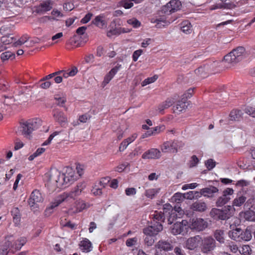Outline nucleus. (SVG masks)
<instances>
[{
    "instance_id": "22",
    "label": "nucleus",
    "mask_w": 255,
    "mask_h": 255,
    "mask_svg": "<svg viewBox=\"0 0 255 255\" xmlns=\"http://www.w3.org/2000/svg\"><path fill=\"white\" fill-rule=\"evenodd\" d=\"M79 249L83 253H89L93 249L91 241L87 238H82L79 244Z\"/></svg>"
},
{
    "instance_id": "14",
    "label": "nucleus",
    "mask_w": 255,
    "mask_h": 255,
    "mask_svg": "<svg viewBox=\"0 0 255 255\" xmlns=\"http://www.w3.org/2000/svg\"><path fill=\"white\" fill-rule=\"evenodd\" d=\"M181 6V3L179 0H172L163 7L162 10L165 13H171L179 10Z\"/></svg>"
},
{
    "instance_id": "26",
    "label": "nucleus",
    "mask_w": 255,
    "mask_h": 255,
    "mask_svg": "<svg viewBox=\"0 0 255 255\" xmlns=\"http://www.w3.org/2000/svg\"><path fill=\"white\" fill-rule=\"evenodd\" d=\"M53 1L52 0H46L42 1L38 7V11H48L50 10L53 5Z\"/></svg>"
},
{
    "instance_id": "64",
    "label": "nucleus",
    "mask_w": 255,
    "mask_h": 255,
    "mask_svg": "<svg viewBox=\"0 0 255 255\" xmlns=\"http://www.w3.org/2000/svg\"><path fill=\"white\" fill-rule=\"evenodd\" d=\"M205 164L209 170H211L215 166V162L210 159L206 162Z\"/></svg>"
},
{
    "instance_id": "52",
    "label": "nucleus",
    "mask_w": 255,
    "mask_h": 255,
    "mask_svg": "<svg viewBox=\"0 0 255 255\" xmlns=\"http://www.w3.org/2000/svg\"><path fill=\"white\" fill-rule=\"evenodd\" d=\"M153 218L158 221H163L164 220V214L161 212L155 211L152 215Z\"/></svg>"
},
{
    "instance_id": "63",
    "label": "nucleus",
    "mask_w": 255,
    "mask_h": 255,
    "mask_svg": "<svg viewBox=\"0 0 255 255\" xmlns=\"http://www.w3.org/2000/svg\"><path fill=\"white\" fill-rule=\"evenodd\" d=\"M76 169L77 170V173H76L78 175V178L79 177L82 176L83 174L84 168L83 165L79 164V165H77Z\"/></svg>"
},
{
    "instance_id": "29",
    "label": "nucleus",
    "mask_w": 255,
    "mask_h": 255,
    "mask_svg": "<svg viewBox=\"0 0 255 255\" xmlns=\"http://www.w3.org/2000/svg\"><path fill=\"white\" fill-rule=\"evenodd\" d=\"M191 209L195 211L204 212L206 210L207 206L205 203L197 201L191 205Z\"/></svg>"
},
{
    "instance_id": "60",
    "label": "nucleus",
    "mask_w": 255,
    "mask_h": 255,
    "mask_svg": "<svg viewBox=\"0 0 255 255\" xmlns=\"http://www.w3.org/2000/svg\"><path fill=\"white\" fill-rule=\"evenodd\" d=\"M93 16L92 13L89 12L81 20V22L82 24H86L88 23L91 19Z\"/></svg>"
},
{
    "instance_id": "30",
    "label": "nucleus",
    "mask_w": 255,
    "mask_h": 255,
    "mask_svg": "<svg viewBox=\"0 0 255 255\" xmlns=\"http://www.w3.org/2000/svg\"><path fill=\"white\" fill-rule=\"evenodd\" d=\"M160 191V188H151L145 190L144 194L147 198L153 199L159 193Z\"/></svg>"
},
{
    "instance_id": "46",
    "label": "nucleus",
    "mask_w": 255,
    "mask_h": 255,
    "mask_svg": "<svg viewBox=\"0 0 255 255\" xmlns=\"http://www.w3.org/2000/svg\"><path fill=\"white\" fill-rule=\"evenodd\" d=\"M157 75H154L152 77L147 78L142 81L141 83L142 86H145L148 84L154 82L158 79Z\"/></svg>"
},
{
    "instance_id": "33",
    "label": "nucleus",
    "mask_w": 255,
    "mask_h": 255,
    "mask_svg": "<svg viewBox=\"0 0 255 255\" xmlns=\"http://www.w3.org/2000/svg\"><path fill=\"white\" fill-rule=\"evenodd\" d=\"M214 237L217 241L221 244H223L225 242V235L224 231L221 230H217L215 231Z\"/></svg>"
},
{
    "instance_id": "59",
    "label": "nucleus",
    "mask_w": 255,
    "mask_h": 255,
    "mask_svg": "<svg viewBox=\"0 0 255 255\" xmlns=\"http://www.w3.org/2000/svg\"><path fill=\"white\" fill-rule=\"evenodd\" d=\"M250 182L248 181L242 179L238 180L235 185L236 186L244 187L248 186Z\"/></svg>"
},
{
    "instance_id": "10",
    "label": "nucleus",
    "mask_w": 255,
    "mask_h": 255,
    "mask_svg": "<svg viewBox=\"0 0 255 255\" xmlns=\"http://www.w3.org/2000/svg\"><path fill=\"white\" fill-rule=\"evenodd\" d=\"M231 208L232 207L229 206L225 207L224 210L214 208L211 210L210 214L215 219L225 220L232 215V212L230 211Z\"/></svg>"
},
{
    "instance_id": "57",
    "label": "nucleus",
    "mask_w": 255,
    "mask_h": 255,
    "mask_svg": "<svg viewBox=\"0 0 255 255\" xmlns=\"http://www.w3.org/2000/svg\"><path fill=\"white\" fill-rule=\"evenodd\" d=\"M199 162V159L195 155H193L189 162L190 167L196 166Z\"/></svg>"
},
{
    "instance_id": "3",
    "label": "nucleus",
    "mask_w": 255,
    "mask_h": 255,
    "mask_svg": "<svg viewBox=\"0 0 255 255\" xmlns=\"http://www.w3.org/2000/svg\"><path fill=\"white\" fill-rule=\"evenodd\" d=\"M45 186L51 191H55L57 188H64L63 185H59L62 181L60 172L57 169H52L45 174Z\"/></svg>"
},
{
    "instance_id": "1",
    "label": "nucleus",
    "mask_w": 255,
    "mask_h": 255,
    "mask_svg": "<svg viewBox=\"0 0 255 255\" xmlns=\"http://www.w3.org/2000/svg\"><path fill=\"white\" fill-rule=\"evenodd\" d=\"M26 242L27 240L25 237H20L15 241L13 236L6 237L1 246L0 255H6L9 251L13 253L15 251L19 250Z\"/></svg>"
},
{
    "instance_id": "18",
    "label": "nucleus",
    "mask_w": 255,
    "mask_h": 255,
    "mask_svg": "<svg viewBox=\"0 0 255 255\" xmlns=\"http://www.w3.org/2000/svg\"><path fill=\"white\" fill-rule=\"evenodd\" d=\"M161 156V151L157 148H151L142 155V158L144 159H157Z\"/></svg>"
},
{
    "instance_id": "16",
    "label": "nucleus",
    "mask_w": 255,
    "mask_h": 255,
    "mask_svg": "<svg viewBox=\"0 0 255 255\" xmlns=\"http://www.w3.org/2000/svg\"><path fill=\"white\" fill-rule=\"evenodd\" d=\"M108 19L104 14L97 15L92 20V23L97 27L105 29L107 27Z\"/></svg>"
},
{
    "instance_id": "24",
    "label": "nucleus",
    "mask_w": 255,
    "mask_h": 255,
    "mask_svg": "<svg viewBox=\"0 0 255 255\" xmlns=\"http://www.w3.org/2000/svg\"><path fill=\"white\" fill-rule=\"evenodd\" d=\"M89 207V205L86 203L84 201L78 200L75 202V206L70 209V212L73 213H77L81 212Z\"/></svg>"
},
{
    "instance_id": "34",
    "label": "nucleus",
    "mask_w": 255,
    "mask_h": 255,
    "mask_svg": "<svg viewBox=\"0 0 255 255\" xmlns=\"http://www.w3.org/2000/svg\"><path fill=\"white\" fill-rule=\"evenodd\" d=\"M11 215L13 216V222L15 224L18 225L20 222V214L18 208H13L11 211Z\"/></svg>"
},
{
    "instance_id": "56",
    "label": "nucleus",
    "mask_w": 255,
    "mask_h": 255,
    "mask_svg": "<svg viewBox=\"0 0 255 255\" xmlns=\"http://www.w3.org/2000/svg\"><path fill=\"white\" fill-rule=\"evenodd\" d=\"M245 112L252 116L255 118V108L252 107H248L245 109Z\"/></svg>"
},
{
    "instance_id": "13",
    "label": "nucleus",
    "mask_w": 255,
    "mask_h": 255,
    "mask_svg": "<svg viewBox=\"0 0 255 255\" xmlns=\"http://www.w3.org/2000/svg\"><path fill=\"white\" fill-rule=\"evenodd\" d=\"M202 237L200 235H196L189 238L185 242V248L189 250H194L201 245Z\"/></svg>"
},
{
    "instance_id": "48",
    "label": "nucleus",
    "mask_w": 255,
    "mask_h": 255,
    "mask_svg": "<svg viewBox=\"0 0 255 255\" xmlns=\"http://www.w3.org/2000/svg\"><path fill=\"white\" fill-rule=\"evenodd\" d=\"M14 57V54L10 51H6L2 53L0 55V58L2 61L8 60L9 58L13 59Z\"/></svg>"
},
{
    "instance_id": "20",
    "label": "nucleus",
    "mask_w": 255,
    "mask_h": 255,
    "mask_svg": "<svg viewBox=\"0 0 255 255\" xmlns=\"http://www.w3.org/2000/svg\"><path fill=\"white\" fill-rule=\"evenodd\" d=\"M121 68L122 65L120 64H118L112 68L110 72L105 75L104 79L102 82L103 86L105 87L106 86Z\"/></svg>"
},
{
    "instance_id": "39",
    "label": "nucleus",
    "mask_w": 255,
    "mask_h": 255,
    "mask_svg": "<svg viewBox=\"0 0 255 255\" xmlns=\"http://www.w3.org/2000/svg\"><path fill=\"white\" fill-rule=\"evenodd\" d=\"M247 198L243 195L237 197L233 201V206L240 207L246 201Z\"/></svg>"
},
{
    "instance_id": "40",
    "label": "nucleus",
    "mask_w": 255,
    "mask_h": 255,
    "mask_svg": "<svg viewBox=\"0 0 255 255\" xmlns=\"http://www.w3.org/2000/svg\"><path fill=\"white\" fill-rule=\"evenodd\" d=\"M51 16L49 17V20H58L59 18L63 16V14L57 9H54L51 11Z\"/></svg>"
},
{
    "instance_id": "62",
    "label": "nucleus",
    "mask_w": 255,
    "mask_h": 255,
    "mask_svg": "<svg viewBox=\"0 0 255 255\" xmlns=\"http://www.w3.org/2000/svg\"><path fill=\"white\" fill-rule=\"evenodd\" d=\"M126 194L127 196H133L136 193V190L134 188H128L125 190Z\"/></svg>"
},
{
    "instance_id": "15",
    "label": "nucleus",
    "mask_w": 255,
    "mask_h": 255,
    "mask_svg": "<svg viewBox=\"0 0 255 255\" xmlns=\"http://www.w3.org/2000/svg\"><path fill=\"white\" fill-rule=\"evenodd\" d=\"M234 192L232 188H227L223 192V195L219 197L217 201L218 206H222L226 204L230 199L229 196L233 194Z\"/></svg>"
},
{
    "instance_id": "7",
    "label": "nucleus",
    "mask_w": 255,
    "mask_h": 255,
    "mask_svg": "<svg viewBox=\"0 0 255 255\" xmlns=\"http://www.w3.org/2000/svg\"><path fill=\"white\" fill-rule=\"evenodd\" d=\"M61 176L62 181L59 185H63L65 188L78 179V175L74 169L71 167H66L63 170Z\"/></svg>"
},
{
    "instance_id": "44",
    "label": "nucleus",
    "mask_w": 255,
    "mask_h": 255,
    "mask_svg": "<svg viewBox=\"0 0 255 255\" xmlns=\"http://www.w3.org/2000/svg\"><path fill=\"white\" fill-rule=\"evenodd\" d=\"M208 72V67H200L195 70L196 74L200 75L202 77H206L205 74Z\"/></svg>"
},
{
    "instance_id": "12",
    "label": "nucleus",
    "mask_w": 255,
    "mask_h": 255,
    "mask_svg": "<svg viewBox=\"0 0 255 255\" xmlns=\"http://www.w3.org/2000/svg\"><path fill=\"white\" fill-rule=\"evenodd\" d=\"M155 249L154 255H163L162 251L168 252L171 251L173 246L169 242L164 240H160L155 244Z\"/></svg>"
},
{
    "instance_id": "9",
    "label": "nucleus",
    "mask_w": 255,
    "mask_h": 255,
    "mask_svg": "<svg viewBox=\"0 0 255 255\" xmlns=\"http://www.w3.org/2000/svg\"><path fill=\"white\" fill-rule=\"evenodd\" d=\"M189 229L193 231L200 232L205 230L208 227V223L201 218H193L188 222Z\"/></svg>"
},
{
    "instance_id": "4",
    "label": "nucleus",
    "mask_w": 255,
    "mask_h": 255,
    "mask_svg": "<svg viewBox=\"0 0 255 255\" xmlns=\"http://www.w3.org/2000/svg\"><path fill=\"white\" fill-rule=\"evenodd\" d=\"M162 229V225L158 222L144 228L143 232L146 236L144 239L145 244L148 246H151L155 242L153 236L156 235Z\"/></svg>"
},
{
    "instance_id": "25",
    "label": "nucleus",
    "mask_w": 255,
    "mask_h": 255,
    "mask_svg": "<svg viewBox=\"0 0 255 255\" xmlns=\"http://www.w3.org/2000/svg\"><path fill=\"white\" fill-rule=\"evenodd\" d=\"M109 181V178L108 177L103 179L100 182L98 183L100 184V186L99 185H95V186L93 188L91 191L92 193L95 195H100L102 194V189L105 187V185L107 184V182Z\"/></svg>"
},
{
    "instance_id": "6",
    "label": "nucleus",
    "mask_w": 255,
    "mask_h": 255,
    "mask_svg": "<svg viewBox=\"0 0 255 255\" xmlns=\"http://www.w3.org/2000/svg\"><path fill=\"white\" fill-rule=\"evenodd\" d=\"M245 49L243 47H238L224 56L225 62L234 65L239 62L243 58Z\"/></svg>"
},
{
    "instance_id": "36",
    "label": "nucleus",
    "mask_w": 255,
    "mask_h": 255,
    "mask_svg": "<svg viewBox=\"0 0 255 255\" xmlns=\"http://www.w3.org/2000/svg\"><path fill=\"white\" fill-rule=\"evenodd\" d=\"M240 232L241 229L237 228L235 230L230 231L229 232V236L232 240L240 242Z\"/></svg>"
},
{
    "instance_id": "21",
    "label": "nucleus",
    "mask_w": 255,
    "mask_h": 255,
    "mask_svg": "<svg viewBox=\"0 0 255 255\" xmlns=\"http://www.w3.org/2000/svg\"><path fill=\"white\" fill-rule=\"evenodd\" d=\"M43 201V197L39 190H35L31 194L29 204L31 207L35 206L37 203Z\"/></svg>"
},
{
    "instance_id": "28",
    "label": "nucleus",
    "mask_w": 255,
    "mask_h": 255,
    "mask_svg": "<svg viewBox=\"0 0 255 255\" xmlns=\"http://www.w3.org/2000/svg\"><path fill=\"white\" fill-rule=\"evenodd\" d=\"M137 135L136 133H133L130 136L124 140L121 144L119 147L120 151H124L128 146L137 137Z\"/></svg>"
},
{
    "instance_id": "61",
    "label": "nucleus",
    "mask_w": 255,
    "mask_h": 255,
    "mask_svg": "<svg viewBox=\"0 0 255 255\" xmlns=\"http://www.w3.org/2000/svg\"><path fill=\"white\" fill-rule=\"evenodd\" d=\"M231 252L233 253H236L238 251H239L238 247L237 245L235 244L234 243H231L228 246Z\"/></svg>"
},
{
    "instance_id": "51",
    "label": "nucleus",
    "mask_w": 255,
    "mask_h": 255,
    "mask_svg": "<svg viewBox=\"0 0 255 255\" xmlns=\"http://www.w3.org/2000/svg\"><path fill=\"white\" fill-rule=\"evenodd\" d=\"M121 4L126 9H129L133 6V3L131 0H123Z\"/></svg>"
},
{
    "instance_id": "19",
    "label": "nucleus",
    "mask_w": 255,
    "mask_h": 255,
    "mask_svg": "<svg viewBox=\"0 0 255 255\" xmlns=\"http://www.w3.org/2000/svg\"><path fill=\"white\" fill-rule=\"evenodd\" d=\"M54 120L62 126H65L67 123V118L64 113L58 110L55 109L52 112Z\"/></svg>"
},
{
    "instance_id": "49",
    "label": "nucleus",
    "mask_w": 255,
    "mask_h": 255,
    "mask_svg": "<svg viewBox=\"0 0 255 255\" xmlns=\"http://www.w3.org/2000/svg\"><path fill=\"white\" fill-rule=\"evenodd\" d=\"M252 252L251 248L249 245H244L239 252L242 255H250Z\"/></svg>"
},
{
    "instance_id": "45",
    "label": "nucleus",
    "mask_w": 255,
    "mask_h": 255,
    "mask_svg": "<svg viewBox=\"0 0 255 255\" xmlns=\"http://www.w3.org/2000/svg\"><path fill=\"white\" fill-rule=\"evenodd\" d=\"M127 22L128 24L131 25L133 28H138L140 25V22L135 18H132L127 20Z\"/></svg>"
},
{
    "instance_id": "38",
    "label": "nucleus",
    "mask_w": 255,
    "mask_h": 255,
    "mask_svg": "<svg viewBox=\"0 0 255 255\" xmlns=\"http://www.w3.org/2000/svg\"><path fill=\"white\" fill-rule=\"evenodd\" d=\"M54 99L56 100V104L60 107H64L66 102V99L62 94H57L55 95Z\"/></svg>"
},
{
    "instance_id": "11",
    "label": "nucleus",
    "mask_w": 255,
    "mask_h": 255,
    "mask_svg": "<svg viewBox=\"0 0 255 255\" xmlns=\"http://www.w3.org/2000/svg\"><path fill=\"white\" fill-rule=\"evenodd\" d=\"M201 251L203 253H208L213 251L216 247V243L215 240L211 236L202 239Z\"/></svg>"
},
{
    "instance_id": "58",
    "label": "nucleus",
    "mask_w": 255,
    "mask_h": 255,
    "mask_svg": "<svg viewBox=\"0 0 255 255\" xmlns=\"http://www.w3.org/2000/svg\"><path fill=\"white\" fill-rule=\"evenodd\" d=\"M198 184L196 183H192L190 184H184L182 187L183 190H186L188 189H194L198 186Z\"/></svg>"
},
{
    "instance_id": "32",
    "label": "nucleus",
    "mask_w": 255,
    "mask_h": 255,
    "mask_svg": "<svg viewBox=\"0 0 255 255\" xmlns=\"http://www.w3.org/2000/svg\"><path fill=\"white\" fill-rule=\"evenodd\" d=\"M180 29L185 34H190L192 32V26L188 21H184L181 23Z\"/></svg>"
},
{
    "instance_id": "5",
    "label": "nucleus",
    "mask_w": 255,
    "mask_h": 255,
    "mask_svg": "<svg viewBox=\"0 0 255 255\" xmlns=\"http://www.w3.org/2000/svg\"><path fill=\"white\" fill-rule=\"evenodd\" d=\"M41 125V121L38 119L27 120L20 123L19 131L24 136H28L34 130Z\"/></svg>"
},
{
    "instance_id": "31",
    "label": "nucleus",
    "mask_w": 255,
    "mask_h": 255,
    "mask_svg": "<svg viewBox=\"0 0 255 255\" xmlns=\"http://www.w3.org/2000/svg\"><path fill=\"white\" fill-rule=\"evenodd\" d=\"M252 238V232L250 228H247L245 231L240 232V242L242 241H249Z\"/></svg>"
},
{
    "instance_id": "23",
    "label": "nucleus",
    "mask_w": 255,
    "mask_h": 255,
    "mask_svg": "<svg viewBox=\"0 0 255 255\" xmlns=\"http://www.w3.org/2000/svg\"><path fill=\"white\" fill-rule=\"evenodd\" d=\"M218 192V188L214 186H210L209 187L203 188L199 192V197H201L202 195L205 197H212L213 196L214 193Z\"/></svg>"
},
{
    "instance_id": "43",
    "label": "nucleus",
    "mask_w": 255,
    "mask_h": 255,
    "mask_svg": "<svg viewBox=\"0 0 255 255\" xmlns=\"http://www.w3.org/2000/svg\"><path fill=\"white\" fill-rule=\"evenodd\" d=\"M235 6V5L233 3H225L224 5L222 4H217L215 5H213L211 7L210 9L211 10H214L218 8H229L231 9Z\"/></svg>"
},
{
    "instance_id": "37",
    "label": "nucleus",
    "mask_w": 255,
    "mask_h": 255,
    "mask_svg": "<svg viewBox=\"0 0 255 255\" xmlns=\"http://www.w3.org/2000/svg\"><path fill=\"white\" fill-rule=\"evenodd\" d=\"M187 108L186 103L185 101H179L174 107V112L175 113H180L183 112Z\"/></svg>"
},
{
    "instance_id": "50",
    "label": "nucleus",
    "mask_w": 255,
    "mask_h": 255,
    "mask_svg": "<svg viewBox=\"0 0 255 255\" xmlns=\"http://www.w3.org/2000/svg\"><path fill=\"white\" fill-rule=\"evenodd\" d=\"M184 199L185 198L184 193H181L179 192L174 194V195L173 196V200L177 203H180L183 201Z\"/></svg>"
},
{
    "instance_id": "42",
    "label": "nucleus",
    "mask_w": 255,
    "mask_h": 255,
    "mask_svg": "<svg viewBox=\"0 0 255 255\" xmlns=\"http://www.w3.org/2000/svg\"><path fill=\"white\" fill-rule=\"evenodd\" d=\"M244 218L249 221H255V212L252 210L247 211L244 213Z\"/></svg>"
},
{
    "instance_id": "27",
    "label": "nucleus",
    "mask_w": 255,
    "mask_h": 255,
    "mask_svg": "<svg viewBox=\"0 0 255 255\" xmlns=\"http://www.w3.org/2000/svg\"><path fill=\"white\" fill-rule=\"evenodd\" d=\"M150 21L152 23H156L155 26L158 28L164 27L168 25L170 23V22L167 20L164 16L159 18H152Z\"/></svg>"
},
{
    "instance_id": "8",
    "label": "nucleus",
    "mask_w": 255,
    "mask_h": 255,
    "mask_svg": "<svg viewBox=\"0 0 255 255\" xmlns=\"http://www.w3.org/2000/svg\"><path fill=\"white\" fill-rule=\"evenodd\" d=\"M170 230L171 233L174 235L185 236L187 234L189 230L188 222L186 220H182L181 222H177L170 227Z\"/></svg>"
},
{
    "instance_id": "47",
    "label": "nucleus",
    "mask_w": 255,
    "mask_h": 255,
    "mask_svg": "<svg viewBox=\"0 0 255 255\" xmlns=\"http://www.w3.org/2000/svg\"><path fill=\"white\" fill-rule=\"evenodd\" d=\"M184 198L192 200L194 197H199V192L197 191H189L184 193Z\"/></svg>"
},
{
    "instance_id": "41",
    "label": "nucleus",
    "mask_w": 255,
    "mask_h": 255,
    "mask_svg": "<svg viewBox=\"0 0 255 255\" xmlns=\"http://www.w3.org/2000/svg\"><path fill=\"white\" fill-rule=\"evenodd\" d=\"M243 113L240 110H234L231 111L230 114V118L232 121L238 120L242 115Z\"/></svg>"
},
{
    "instance_id": "53",
    "label": "nucleus",
    "mask_w": 255,
    "mask_h": 255,
    "mask_svg": "<svg viewBox=\"0 0 255 255\" xmlns=\"http://www.w3.org/2000/svg\"><path fill=\"white\" fill-rule=\"evenodd\" d=\"M29 39V36L27 35H24L21 37L17 41L14 43L15 46L21 45L25 43Z\"/></svg>"
},
{
    "instance_id": "54",
    "label": "nucleus",
    "mask_w": 255,
    "mask_h": 255,
    "mask_svg": "<svg viewBox=\"0 0 255 255\" xmlns=\"http://www.w3.org/2000/svg\"><path fill=\"white\" fill-rule=\"evenodd\" d=\"M1 42L4 45L9 44L13 42V37L9 35L2 36L1 38Z\"/></svg>"
},
{
    "instance_id": "17",
    "label": "nucleus",
    "mask_w": 255,
    "mask_h": 255,
    "mask_svg": "<svg viewBox=\"0 0 255 255\" xmlns=\"http://www.w3.org/2000/svg\"><path fill=\"white\" fill-rule=\"evenodd\" d=\"M161 150L163 153H174L177 151V143L172 140L164 142L160 146Z\"/></svg>"
},
{
    "instance_id": "55",
    "label": "nucleus",
    "mask_w": 255,
    "mask_h": 255,
    "mask_svg": "<svg viewBox=\"0 0 255 255\" xmlns=\"http://www.w3.org/2000/svg\"><path fill=\"white\" fill-rule=\"evenodd\" d=\"M138 239L136 237L128 239L126 241V245L128 247H132L136 245L137 243Z\"/></svg>"
},
{
    "instance_id": "35",
    "label": "nucleus",
    "mask_w": 255,
    "mask_h": 255,
    "mask_svg": "<svg viewBox=\"0 0 255 255\" xmlns=\"http://www.w3.org/2000/svg\"><path fill=\"white\" fill-rule=\"evenodd\" d=\"M127 32L124 28H112L107 31V36L110 37L113 35H119L122 33Z\"/></svg>"
},
{
    "instance_id": "2",
    "label": "nucleus",
    "mask_w": 255,
    "mask_h": 255,
    "mask_svg": "<svg viewBox=\"0 0 255 255\" xmlns=\"http://www.w3.org/2000/svg\"><path fill=\"white\" fill-rule=\"evenodd\" d=\"M86 187L85 183H79L73 190L69 193H64L55 199V201L51 204V208L57 207L61 203L68 202L73 200L76 196H79Z\"/></svg>"
}]
</instances>
